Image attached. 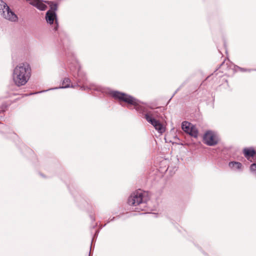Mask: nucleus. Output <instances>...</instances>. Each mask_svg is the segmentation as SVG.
Masks as SVG:
<instances>
[{
	"instance_id": "nucleus-1",
	"label": "nucleus",
	"mask_w": 256,
	"mask_h": 256,
	"mask_svg": "<svg viewBox=\"0 0 256 256\" xmlns=\"http://www.w3.org/2000/svg\"><path fill=\"white\" fill-rule=\"evenodd\" d=\"M112 94L114 98L124 102L128 104L133 105L136 110L140 113H146L144 114L145 118L148 122L153 126L159 134H162L165 132V127L160 121L154 118V113L152 112H148L147 106L145 104L142 102L130 95L118 91L112 92Z\"/></svg>"
},
{
	"instance_id": "nucleus-2",
	"label": "nucleus",
	"mask_w": 256,
	"mask_h": 256,
	"mask_svg": "<svg viewBox=\"0 0 256 256\" xmlns=\"http://www.w3.org/2000/svg\"><path fill=\"white\" fill-rule=\"evenodd\" d=\"M31 76V68L26 62L17 65L13 70L12 80L18 86L25 85Z\"/></svg>"
},
{
	"instance_id": "nucleus-3",
	"label": "nucleus",
	"mask_w": 256,
	"mask_h": 256,
	"mask_svg": "<svg viewBox=\"0 0 256 256\" xmlns=\"http://www.w3.org/2000/svg\"><path fill=\"white\" fill-rule=\"evenodd\" d=\"M146 200V194L139 190L132 194L128 199V202L129 205L135 206L134 210L139 212L144 210Z\"/></svg>"
},
{
	"instance_id": "nucleus-4",
	"label": "nucleus",
	"mask_w": 256,
	"mask_h": 256,
	"mask_svg": "<svg viewBox=\"0 0 256 256\" xmlns=\"http://www.w3.org/2000/svg\"><path fill=\"white\" fill-rule=\"evenodd\" d=\"M0 12L4 18L10 22H16L18 20L17 16L2 0H0Z\"/></svg>"
},
{
	"instance_id": "nucleus-5",
	"label": "nucleus",
	"mask_w": 256,
	"mask_h": 256,
	"mask_svg": "<svg viewBox=\"0 0 256 256\" xmlns=\"http://www.w3.org/2000/svg\"><path fill=\"white\" fill-rule=\"evenodd\" d=\"M218 139L217 135L211 131L207 132L204 135V142L208 146L216 145L218 142Z\"/></svg>"
},
{
	"instance_id": "nucleus-6",
	"label": "nucleus",
	"mask_w": 256,
	"mask_h": 256,
	"mask_svg": "<svg viewBox=\"0 0 256 256\" xmlns=\"http://www.w3.org/2000/svg\"><path fill=\"white\" fill-rule=\"evenodd\" d=\"M182 128L184 131L190 135L196 138L198 136V131L195 126L188 122H184L182 124Z\"/></svg>"
},
{
	"instance_id": "nucleus-7",
	"label": "nucleus",
	"mask_w": 256,
	"mask_h": 256,
	"mask_svg": "<svg viewBox=\"0 0 256 256\" xmlns=\"http://www.w3.org/2000/svg\"><path fill=\"white\" fill-rule=\"evenodd\" d=\"M56 10V6L54 5L53 7L51 8V9L48 10L46 15V20L47 23L52 24L54 22H57L56 15L55 12V10Z\"/></svg>"
},
{
	"instance_id": "nucleus-8",
	"label": "nucleus",
	"mask_w": 256,
	"mask_h": 256,
	"mask_svg": "<svg viewBox=\"0 0 256 256\" xmlns=\"http://www.w3.org/2000/svg\"><path fill=\"white\" fill-rule=\"evenodd\" d=\"M30 4L40 10H44L46 8V6L40 0H31Z\"/></svg>"
},
{
	"instance_id": "nucleus-9",
	"label": "nucleus",
	"mask_w": 256,
	"mask_h": 256,
	"mask_svg": "<svg viewBox=\"0 0 256 256\" xmlns=\"http://www.w3.org/2000/svg\"><path fill=\"white\" fill-rule=\"evenodd\" d=\"M228 166L234 170H240L242 168V164L236 162H231L229 163Z\"/></svg>"
},
{
	"instance_id": "nucleus-10",
	"label": "nucleus",
	"mask_w": 256,
	"mask_h": 256,
	"mask_svg": "<svg viewBox=\"0 0 256 256\" xmlns=\"http://www.w3.org/2000/svg\"><path fill=\"white\" fill-rule=\"evenodd\" d=\"M244 152L245 156L248 160L250 158L252 157L255 154V151L252 148H244Z\"/></svg>"
},
{
	"instance_id": "nucleus-11",
	"label": "nucleus",
	"mask_w": 256,
	"mask_h": 256,
	"mask_svg": "<svg viewBox=\"0 0 256 256\" xmlns=\"http://www.w3.org/2000/svg\"><path fill=\"white\" fill-rule=\"evenodd\" d=\"M62 86L60 87V88H64L70 87H74V86L72 84H71V82L69 78H65L62 81Z\"/></svg>"
},
{
	"instance_id": "nucleus-12",
	"label": "nucleus",
	"mask_w": 256,
	"mask_h": 256,
	"mask_svg": "<svg viewBox=\"0 0 256 256\" xmlns=\"http://www.w3.org/2000/svg\"><path fill=\"white\" fill-rule=\"evenodd\" d=\"M90 90H94L98 91H100L102 92H104L106 91L104 90V89L101 87L96 86L95 85H92L90 86L89 88Z\"/></svg>"
},
{
	"instance_id": "nucleus-13",
	"label": "nucleus",
	"mask_w": 256,
	"mask_h": 256,
	"mask_svg": "<svg viewBox=\"0 0 256 256\" xmlns=\"http://www.w3.org/2000/svg\"><path fill=\"white\" fill-rule=\"evenodd\" d=\"M232 66H234V70H240V71L242 72H251L252 70H252V69H244V68H240L238 66H235V65H233L232 64H231V66H230V67Z\"/></svg>"
},
{
	"instance_id": "nucleus-14",
	"label": "nucleus",
	"mask_w": 256,
	"mask_h": 256,
	"mask_svg": "<svg viewBox=\"0 0 256 256\" xmlns=\"http://www.w3.org/2000/svg\"><path fill=\"white\" fill-rule=\"evenodd\" d=\"M228 63H230L229 61H224V62L220 65V70H224L225 69H227L228 68Z\"/></svg>"
},
{
	"instance_id": "nucleus-15",
	"label": "nucleus",
	"mask_w": 256,
	"mask_h": 256,
	"mask_svg": "<svg viewBox=\"0 0 256 256\" xmlns=\"http://www.w3.org/2000/svg\"><path fill=\"white\" fill-rule=\"evenodd\" d=\"M250 170L253 174L256 176V164H252L250 166Z\"/></svg>"
},
{
	"instance_id": "nucleus-16",
	"label": "nucleus",
	"mask_w": 256,
	"mask_h": 256,
	"mask_svg": "<svg viewBox=\"0 0 256 256\" xmlns=\"http://www.w3.org/2000/svg\"><path fill=\"white\" fill-rule=\"evenodd\" d=\"M76 66H74L76 70H78V75L80 74V66L78 62H75Z\"/></svg>"
},
{
	"instance_id": "nucleus-17",
	"label": "nucleus",
	"mask_w": 256,
	"mask_h": 256,
	"mask_svg": "<svg viewBox=\"0 0 256 256\" xmlns=\"http://www.w3.org/2000/svg\"><path fill=\"white\" fill-rule=\"evenodd\" d=\"M150 217H154V216H156V214H150Z\"/></svg>"
}]
</instances>
